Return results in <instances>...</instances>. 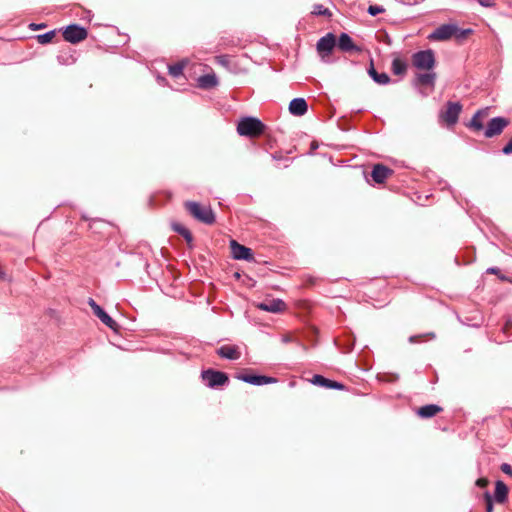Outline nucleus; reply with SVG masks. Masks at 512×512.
<instances>
[{
    "label": "nucleus",
    "mask_w": 512,
    "mask_h": 512,
    "mask_svg": "<svg viewBox=\"0 0 512 512\" xmlns=\"http://www.w3.org/2000/svg\"><path fill=\"white\" fill-rule=\"evenodd\" d=\"M157 80H158V82H159V83H161V84H162V83H164V82L166 81V79H165L164 77H161V76H159V77L157 78Z\"/></svg>",
    "instance_id": "obj_43"
},
{
    "label": "nucleus",
    "mask_w": 512,
    "mask_h": 512,
    "mask_svg": "<svg viewBox=\"0 0 512 512\" xmlns=\"http://www.w3.org/2000/svg\"><path fill=\"white\" fill-rule=\"evenodd\" d=\"M88 304L90 305L93 313L101 320L103 324L109 327L113 331H118L119 325L112 319L105 310L99 306L92 298H89Z\"/></svg>",
    "instance_id": "obj_10"
},
{
    "label": "nucleus",
    "mask_w": 512,
    "mask_h": 512,
    "mask_svg": "<svg viewBox=\"0 0 512 512\" xmlns=\"http://www.w3.org/2000/svg\"><path fill=\"white\" fill-rule=\"evenodd\" d=\"M307 110L308 105L304 98H294L289 104V111L292 115L303 116Z\"/></svg>",
    "instance_id": "obj_18"
},
{
    "label": "nucleus",
    "mask_w": 512,
    "mask_h": 512,
    "mask_svg": "<svg viewBox=\"0 0 512 512\" xmlns=\"http://www.w3.org/2000/svg\"><path fill=\"white\" fill-rule=\"evenodd\" d=\"M485 113V110H478L473 117L470 120L469 127L472 128L474 131H481L484 129L483 122L481 120V116Z\"/></svg>",
    "instance_id": "obj_25"
},
{
    "label": "nucleus",
    "mask_w": 512,
    "mask_h": 512,
    "mask_svg": "<svg viewBox=\"0 0 512 512\" xmlns=\"http://www.w3.org/2000/svg\"><path fill=\"white\" fill-rule=\"evenodd\" d=\"M462 111L460 102L448 101L444 109L439 112V120L445 122L448 126H454L459 119Z\"/></svg>",
    "instance_id": "obj_4"
},
{
    "label": "nucleus",
    "mask_w": 512,
    "mask_h": 512,
    "mask_svg": "<svg viewBox=\"0 0 512 512\" xmlns=\"http://www.w3.org/2000/svg\"><path fill=\"white\" fill-rule=\"evenodd\" d=\"M87 34V30L84 27L71 24L64 29L63 38L69 43L76 44L86 39Z\"/></svg>",
    "instance_id": "obj_7"
},
{
    "label": "nucleus",
    "mask_w": 512,
    "mask_h": 512,
    "mask_svg": "<svg viewBox=\"0 0 512 512\" xmlns=\"http://www.w3.org/2000/svg\"><path fill=\"white\" fill-rule=\"evenodd\" d=\"M237 379L251 384L255 386H262L266 384L276 383L278 380L274 377L265 376V375H248V374H239L236 376Z\"/></svg>",
    "instance_id": "obj_12"
},
{
    "label": "nucleus",
    "mask_w": 512,
    "mask_h": 512,
    "mask_svg": "<svg viewBox=\"0 0 512 512\" xmlns=\"http://www.w3.org/2000/svg\"><path fill=\"white\" fill-rule=\"evenodd\" d=\"M336 44L338 45L339 49L343 52H359L360 48L354 44L352 38L349 36V34L342 32L338 38V41H336Z\"/></svg>",
    "instance_id": "obj_16"
},
{
    "label": "nucleus",
    "mask_w": 512,
    "mask_h": 512,
    "mask_svg": "<svg viewBox=\"0 0 512 512\" xmlns=\"http://www.w3.org/2000/svg\"><path fill=\"white\" fill-rule=\"evenodd\" d=\"M336 46V37L333 33L329 32L325 36L321 37L316 44V50L321 57L323 62H328L326 59L330 56L333 49Z\"/></svg>",
    "instance_id": "obj_5"
},
{
    "label": "nucleus",
    "mask_w": 512,
    "mask_h": 512,
    "mask_svg": "<svg viewBox=\"0 0 512 512\" xmlns=\"http://www.w3.org/2000/svg\"><path fill=\"white\" fill-rule=\"evenodd\" d=\"M86 13H87V17H90L91 12L87 11Z\"/></svg>",
    "instance_id": "obj_47"
},
{
    "label": "nucleus",
    "mask_w": 512,
    "mask_h": 512,
    "mask_svg": "<svg viewBox=\"0 0 512 512\" xmlns=\"http://www.w3.org/2000/svg\"><path fill=\"white\" fill-rule=\"evenodd\" d=\"M368 74L376 83L380 85H386L390 82L389 75L387 73H378L375 70L373 63H371V66L368 70Z\"/></svg>",
    "instance_id": "obj_23"
},
{
    "label": "nucleus",
    "mask_w": 512,
    "mask_h": 512,
    "mask_svg": "<svg viewBox=\"0 0 512 512\" xmlns=\"http://www.w3.org/2000/svg\"><path fill=\"white\" fill-rule=\"evenodd\" d=\"M185 65H186V61H184V60L177 62L173 65H169L168 66L169 74L174 78L180 77L183 74Z\"/></svg>",
    "instance_id": "obj_27"
},
{
    "label": "nucleus",
    "mask_w": 512,
    "mask_h": 512,
    "mask_svg": "<svg viewBox=\"0 0 512 512\" xmlns=\"http://www.w3.org/2000/svg\"><path fill=\"white\" fill-rule=\"evenodd\" d=\"M186 210L198 221L211 225L215 222V214L210 206H202L198 202H185Z\"/></svg>",
    "instance_id": "obj_1"
},
{
    "label": "nucleus",
    "mask_w": 512,
    "mask_h": 512,
    "mask_svg": "<svg viewBox=\"0 0 512 512\" xmlns=\"http://www.w3.org/2000/svg\"><path fill=\"white\" fill-rule=\"evenodd\" d=\"M298 346L302 347V348H305V345L301 344V343H298Z\"/></svg>",
    "instance_id": "obj_46"
},
{
    "label": "nucleus",
    "mask_w": 512,
    "mask_h": 512,
    "mask_svg": "<svg viewBox=\"0 0 512 512\" xmlns=\"http://www.w3.org/2000/svg\"><path fill=\"white\" fill-rule=\"evenodd\" d=\"M217 354L224 359L238 360L241 356L237 346L234 345H223L217 349Z\"/></svg>",
    "instance_id": "obj_17"
},
{
    "label": "nucleus",
    "mask_w": 512,
    "mask_h": 512,
    "mask_svg": "<svg viewBox=\"0 0 512 512\" xmlns=\"http://www.w3.org/2000/svg\"><path fill=\"white\" fill-rule=\"evenodd\" d=\"M265 130L264 123L255 117H244L237 125V132L241 136L256 137Z\"/></svg>",
    "instance_id": "obj_2"
},
{
    "label": "nucleus",
    "mask_w": 512,
    "mask_h": 512,
    "mask_svg": "<svg viewBox=\"0 0 512 512\" xmlns=\"http://www.w3.org/2000/svg\"><path fill=\"white\" fill-rule=\"evenodd\" d=\"M298 346L302 347V348H305V345L301 344V343H298Z\"/></svg>",
    "instance_id": "obj_45"
},
{
    "label": "nucleus",
    "mask_w": 512,
    "mask_h": 512,
    "mask_svg": "<svg viewBox=\"0 0 512 512\" xmlns=\"http://www.w3.org/2000/svg\"><path fill=\"white\" fill-rule=\"evenodd\" d=\"M384 11V7L380 5H370L367 10L368 14L371 16H377L378 14H381Z\"/></svg>",
    "instance_id": "obj_30"
},
{
    "label": "nucleus",
    "mask_w": 512,
    "mask_h": 512,
    "mask_svg": "<svg viewBox=\"0 0 512 512\" xmlns=\"http://www.w3.org/2000/svg\"><path fill=\"white\" fill-rule=\"evenodd\" d=\"M412 64L418 70H433L436 64L434 51L427 49L415 52L412 55Z\"/></svg>",
    "instance_id": "obj_3"
},
{
    "label": "nucleus",
    "mask_w": 512,
    "mask_h": 512,
    "mask_svg": "<svg viewBox=\"0 0 512 512\" xmlns=\"http://www.w3.org/2000/svg\"><path fill=\"white\" fill-rule=\"evenodd\" d=\"M392 173L393 170L387 166L383 164H376L373 166L371 177L376 183L382 184L390 175H392Z\"/></svg>",
    "instance_id": "obj_15"
},
{
    "label": "nucleus",
    "mask_w": 512,
    "mask_h": 512,
    "mask_svg": "<svg viewBox=\"0 0 512 512\" xmlns=\"http://www.w3.org/2000/svg\"><path fill=\"white\" fill-rule=\"evenodd\" d=\"M509 125V120L505 117L497 116L492 118L484 131L486 138H492L502 133V131Z\"/></svg>",
    "instance_id": "obj_8"
},
{
    "label": "nucleus",
    "mask_w": 512,
    "mask_h": 512,
    "mask_svg": "<svg viewBox=\"0 0 512 512\" xmlns=\"http://www.w3.org/2000/svg\"><path fill=\"white\" fill-rule=\"evenodd\" d=\"M311 383L327 389L344 390L346 387L344 384L325 378L322 375L316 374L311 379Z\"/></svg>",
    "instance_id": "obj_14"
},
{
    "label": "nucleus",
    "mask_w": 512,
    "mask_h": 512,
    "mask_svg": "<svg viewBox=\"0 0 512 512\" xmlns=\"http://www.w3.org/2000/svg\"><path fill=\"white\" fill-rule=\"evenodd\" d=\"M315 16H327L330 17L332 13L330 10L326 7H324L322 4H315L313 6V10L311 12Z\"/></svg>",
    "instance_id": "obj_28"
},
{
    "label": "nucleus",
    "mask_w": 512,
    "mask_h": 512,
    "mask_svg": "<svg viewBox=\"0 0 512 512\" xmlns=\"http://www.w3.org/2000/svg\"><path fill=\"white\" fill-rule=\"evenodd\" d=\"M502 152L505 155H511L512 154V138L509 140V142L503 147Z\"/></svg>",
    "instance_id": "obj_34"
},
{
    "label": "nucleus",
    "mask_w": 512,
    "mask_h": 512,
    "mask_svg": "<svg viewBox=\"0 0 512 512\" xmlns=\"http://www.w3.org/2000/svg\"><path fill=\"white\" fill-rule=\"evenodd\" d=\"M472 32L471 29H460L459 28V31L458 33L454 34V36L457 38V39H463L465 38L468 34H470Z\"/></svg>",
    "instance_id": "obj_32"
},
{
    "label": "nucleus",
    "mask_w": 512,
    "mask_h": 512,
    "mask_svg": "<svg viewBox=\"0 0 512 512\" xmlns=\"http://www.w3.org/2000/svg\"><path fill=\"white\" fill-rule=\"evenodd\" d=\"M459 27L455 24H443L437 27L430 35V40L445 41L458 33Z\"/></svg>",
    "instance_id": "obj_9"
},
{
    "label": "nucleus",
    "mask_w": 512,
    "mask_h": 512,
    "mask_svg": "<svg viewBox=\"0 0 512 512\" xmlns=\"http://www.w3.org/2000/svg\"><path fill=\"white\" fill-rule=\"evenodd\" d=\"M293 341V338L290 335H283L281 337V342L284 344L290 343Z\"/></svg>",
    "instance_id": "obj_37"
},
{
    "label": "nucleus",
    "mask_w": 512,
    "mask_h": 512,
    "mask_svg": "<svg viewBox=\"0 0 512 512\" xmlns=\"http://www.w3.org/2000/svg\"><path fill=\"white\" fill-rule=\"evenodd\" d=\"M436 80V73L432 70H429L425 73H419L416 75L415 84L416 85H426L433 87Z\"/></svg>",
    "instance_id": "obj_20"
},
{
    "label": "nucleus",
    "mask_w": 512,
    "mask_h": 512,
    "mask_svg": "<svg viewBox=\"0 0 512 512\" xmlns=\"http://www.w3.org/2000/svg\"><path fill=\"white\" fill-rule=\"evenodd\" d=\"M257 307L262 311L271 312V313H279V312H282L286 308V304L283 300L277 298V299L263 301V302L259 303L257 305Z\"/></svg>",
    "instance_id": "obj_13"
},
{
    "label": "nucleus",
    "mask_w": 512,
    "mask_h": 512,
    "mask_svg": "<svg viewBox=\"0 0 512 512\" xmlns=\"http://www.w3.org/2000/svg\"><path fill=\"white\" fill-rule=\"evenodd\" d=\"M298 346L302 347V348H305V345L301 344V343H298Z\"/></svg>",
    "instance_id": "obj_44"
},
{
    "label": "nucleus",
    "mask_w": 512,
    "mask_h": 512,
    "mask_svg": "<svg viewBox=\"0 0 512 512\" xmlns=\"http://www.w3.org/2000/svg\"><path fill=\"white\" fill-rule=\"evenodd\" d=\"M231 254L237 260H253V252L250 248L239 244L236 240L230 241Z\"/></svg>",
    "instance_id": "obj_11"
},
{
    "label": "nucleus",
    "mask_w": 512,
    "mask_h": 512,
    "mask_svg": "<svg viewBox=\"0 0 512 512\" xmlns=\"http://www.w3.org/2000/svg\"><path fill=\"white\" fill-rule=\"evenodd\" d=\"M501 471L508 475V476H512V466L508 463H503L500 467Z\"/></svg>",
    "instance_id": "obj_33"
},
{
    "label": "nucleus",
    "mask_w": 512,
    "mask_h": 512,
    "mask_svg": "<svg viewBox=\"0 0 512 512\" xmlns=\"http://www.w3.org/2000/svg\"><path fill=\"white\" fill-rule=\"evenodd\" d=\"M479 5L483 7H492L493 2L491 0H478Z\"/></svg>",
    "instance_id": "obj_35"
},
{
    "label": "nucleus",
    "mask_w": 512,
    "mask_h": 512,
    "mask_svg": "<svg viewBox=\"0 0 512 512\" xmlns=\"http://www.w3.org/2000/svg\"><path fill=\"white\" fill-rule=\"evenodd\" d=\"M45 26H46V25H45V24H43V23H42V24H35V23H31V24L29 25V27H30L32 30H34V31H35V30L42 29V28H44Z\"/></svg>",
    "instance_id": "obj_36"
},
{
    "label": "nucleus",
    "mask_w": 512,
    "mask_h": 512,
    "mask_svg": "<svg viewBox=\"0 0 512 512\" xmlns=\"http://www.w3.org/2000/svg\"><path fill=\"white\" fill-rule=\"evenodd\" d=\"M201 377L209 388H217L219 386H223L229 381L228 375L226 373L213 369L202 371Z\"/></svg>",
    "instance_id": "obj_6"
},
{
    "label": "nucleus",
    "mask_w": 512,
    "mask_h": 512,
    "mask_svg": "<svg viewBox=\"0 0 512 512\" xmlns=\"http://www.w3.org/2000/svg\"><path fill=\"white\" fill-rule=\"evenodd\" d=\"M499 272V269L497 267H490L487 269V273L490 274H497Z\"/></svg>",
    "instance_id": "obj_40"
},
{
    "label": "nucleus",
    "mask_w": 512,
    "mask_h": 512,
    "mask_svg": "<svg viewBox=\"0 0 512 512\" xmlns=\"http://www.w3.org/2000/svg\"><path fill=\"white\" fill-rule=\"evenodd\" d=\"M391 68L395 75H404L407 70V63L400 58H394Z\"/></svg>",
    "instance_id": "obj_26"
},
{
    "label": "nucleus",
    "mask_w": 512,
    "mask_h": 512,
    "mask_svg": "<svg viewBox=\"0 0 512 512\" xmlns=\"http://www.w3.org/2000/svg\"><path fill=\"white\" fill-rule=\"evenodd\" d=\"M56 31L51 30L43 34H39L36 36V39L38 43L40 44H47L52 41V39L55 37Z\"/></svg>",
    "instance_id": "obj_29"
},
{
    "label": "nucleus",
    "mask_w": 512,
    "mask_h": 512,
    "mask_svg": "<svg viewBox=\"0 0 512 512\" xmlns=\"http://www.w3.org/2000/svg\"><path fill=\"white\" fill-rule=\"evenodd\" d=\"M494 497H495L496 502H498V503H503V502H505L507 500V497H508V487L501 480H498L495 483Z\"/></svg>",
    "instance_id": "obj_21"
},
{
    "label": "nucleus",
    "mask_w": 512,
    "mask_h": 512,
    "mask_svg": "<svg viewBox=\"0 0 512 512\" xmlns=\"http://www.w3.org/2000/svg\"><path fill=\"white\" fill-rule=\"evenodd\" d=\"M476 484L480 487H485L487 485V480L484 478H480L476 481Z\"/></svg>",
    "instance_id": "obj_39"
},
{
    "label": "nucleus",
    "mask_w": 512,
    "mask_h": 512,
    "mask_svg": "<svg viewBox=\"0 0 512 512\" xmlns=\"http://www.w3.org/2000/svg\"><path fill=\"white\" fill-rule=\"evenodd\" d=\"M443 408L436 404H428L420 407L417 410V415L421 418H431L435 416L437 413L441 412Z\"/></svg>",
    "instance_id": "obj_19"
},
{
    "label": "nucleus",
    "mask_w": 512,
    "mask_h": 512,
    "mask_svg": "<svg viewBox=\"0 0 512 512\" xmlns=\"http://www.w3.org/2000/svg\"><path fill=\"white\" fill-rule=\"evenodd\" d=\"M399 2L404 5H415L419 2V0H399Z\"/></svg>",
    "instance_id": "obj_38"
},
{
    "label": "nucleus",
    "mask_w": 512,
    "mask_h": 512,
    "mask_svg": "<svg viewBox=\"0 0 512 512\" xmlns=\"http://www.w3.org/2000/svg\"><path fill=\"white\" fill-rule=\"evenodd\" d=\"M198 86L202 89H210L218 84V79L215 74H205L198 78Z\"/></svg>",
    "instance_id": "obj_22"
},
{
    "label": "nucleus",
    "mask_w": 512,
    "mask_h": 512,
    "mask_svg": "<svg viewBox=\"0 0 512 512\" xmlns=\"http://www.w3.org/2000/svg\"><path fill=\"white\" fill-rule=\"evenodd\" d=\"M486 512L493 511V500L489 492H485Z\"/></svg>",
    "instance_id": "obj_31"
},
{
    "label": "nucleus",
    "mask_w": 512,
    "mask_h": 512,
    "mask_svg": "<svg viewBox=\"0 0 512 512\" xmlns=\"http://www.w3.org/2000/svg\"><path fill=\"white\" fill-rule=\"evenodd\" d=\"M0 279H3V280H7L8 279L6 273L1 271V270H0Z\"/></svg>",
    "instance_id": "obj_42"
},
{
    "label": "nucleus",
    "mask_w": 512,
    "mask_h": 512,
    "mask_svg": "<svg viewBox=\"0 0 512 512\" xmlns=\"http://www.w3.org/2000/svg\"><path fill=\"white\" fill-rule=\"evenodd\" d=\"M419 337H420V336H416V335H414V336H410V337H409V342H410V343H415Z\"/></svg>",
    "instance_id": "obj_41"
},
{
    "label": "nucleus",
    "mask_w": 512,
    "mask_h": 512,
    "mask_svg": "<svg viewBox=\"0 0 512 512\" xmlns=\"http://www.w3.org/2000/svg\"><path fill=\"white\" fill-rule=\"evenodd\" d=\"M171 227H172L173 231L182 235L189 245L192 243L193 236H192L191 232L189 231V229H187L185 226H183L182 224L177 223V222L172 223Z\"/></svg>",
    "instance_id": "obj_24"
}]
</instances>
